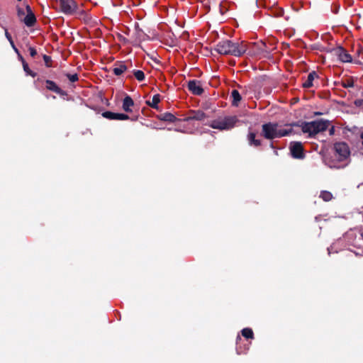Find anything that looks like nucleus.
<instances>
[{
  "instance_id": "f03ea898",
  "label": "nucleus",
  "mask_w": 363,
  "mask_h": 363,
  "mask_svg": "<svg viewBox=\"0 0 363 363\" xmlns=\"http://www.w3.org/2000/svg\"><path fill=\"white\" fill-rule=\"evenodd\" d=\"M216 51L220 55H230L239 57L247 51V46L243 43L240 44L229 40L219 42L215 48Z\"/></svg>"
},
{
  "instance_id": "f257e3e1",
  "label": "nucleus",
  "mask_w": 363,
  "mask_h": 363,
  "mask_svg": "<svg viewBox=\"0 0 363 363\" xmlns=\"http://www.w3.org/2000/svg\"><path fill=\"white\" fill-rule=\"evenodd\" d=\"M350 155L348 145L345 143H337L334 145V155L331 160L326 159L325 164L330 168H342L345 164H342L348 160Z\"/></svg>"
},
{
  "instance_id": "a878e982",
  "label": "nucleus",
  "mask_w": 363,
  "mask_h": 363,
  "mask_svg": "<svg viewBox=\"0 0 363 363\" xmlns=\"http://www.w3.org/2000/svg\"><path fill=\"white\" fill-rule=\"evenodd\" d=\"M17 14L18 18L22 21L23 17L26 16V12L23 9H21L20 7H17Z\"/></svg>"
},
{
  "instance_id": "39448f33",
  "label": "nucleus",
  "mask_w": 363,
  "mask_h": 363,
  "mask_svg": "<svg viewBox=\"0 0 363 363\" xmlns=\"http://www.w3.org/2000/svg\"><path fill=\"white\" fill-rule=\"evenodd\" d=\"M238 121L236 116H228L219 118L211 122L209 125L214 129L220 130H229L233 128Z\"/></svg>"
},
{
  "instance_id": "ddd939ff",
  "label": "nucleus",
  "mask_w": 363,
  "mask_h": 363,
  "mask_svg": "<svg viewBox=\"0 0 363 363\" xmlns=\"http://www.w3.org/2000/svg\"><path fill=\"white\" fill-rule=\"evenodd\" d=\"M206 118L205 113L201 111H194L191 113V115L186 118V121L191 120H196V121H203Z\"/></svg>"
},
{
  "instance_id": "cd10ccee",
  "label": "nucleus",
  "mask_w": 363,
  "mask_h": 363,
  "mask_svg": "<svg viewBox=\"0 0 363 363\" xmlns=\"http://www.w3.org/2000/svg\"><path fill=\"white\" fill-rule=\"evenodd\" d=\"M29 52L31 57H35L37 55V52L34 48H29Z\"/></svg>"
},
{
  "instance_id": "393cba45",
  "label": "nucleus",
  "mask_w": 363,
  "mask_h": 363,
  "mask_svg": "<svg viewBox=\"0 0 363 363\" xmlns=\"http://www.w3.org/2000/svg\"><path fill=\"white\" fill-rule=\"evenodd\" d=\"M67 77L69 79V80L72 82H75L78 80V75L77 74H66Z\"/></svg>"
},
{
  "instance_id": "4468645a",
  "label": "nucleus",
  "mask_w": 363,
  "mask_h": 363,
  "mask_svg": "<svg viewBox=\"0 0 363 363\" xmlns=\"http://www.w3.org/2000/svg\"><path fill=\"white\" fill-rule=\"evenodd\" d=\"M317 77V74L315 72H311L307 77V79L303 82V85L306 88H309L313 86V81Z\"/></svg>"
},
{
  "instance_id": "aec40b11",
  "label": "nucleus",
  "mask_w": 363,
  "mask_h": 363,
  "mask_svg": "<svg viewBox=\"0 0 363 363\" xmlns=\"http://www.w3.org/2000/svg\"><path fill=\"white\" fill-rule=\"evenodd\" d=\"M242 335L245 337V338H250V339H252L253 338V332L252 330V329L250 328H244L242 330Z\"/></svg>"
},
{
  "instance_id": "0eeeda50",
  "label": "nucleus",
  "mask_w": 363,
  "mask_h": 363,
  "mask_svg": "<svg viewBox=\"0 0 363 363\" xmlns=\"http://www.w3.org/2000/svg\"><path fill=\"white\" fill-rule=\"evenodd\" d=\"M291 152L294 158L301 159L303 157V147L301 143L295 142L291 144Z\"/></svg>"
},
{
  "instance_id": "9d476101",
  "label": "nucleus",
  "mask_w": 363,
  "mask_h": 363,
  "mask_svg": "<svg viewBox=\"0 0 363 363\" xmlns=\"http://www.w3.org/2000/svg\"><path fill=\"white\" fill-rule=\"evenodd\" d=\"M102 115L104 118L110 120L125 121L129 119V116L124 113H118L111 111H106L103 113Z\"/></svg>"
},
{
  "instance_id": "20e7f679",
  "label": "nucleus",
  "mask_w": 363,
  "mask_h": 363,
  "mask_svg": "<svg viewBox=\"0 0 363 363\" xmlns=\"http://www.w3.org/2000/svg\"><path fill=\"white\" fill-rule=\"evenodd\" d=\"M329 125L328 121L318 120L305 123L302 125V131L308 133L309 136L316 135L320 132L325 131Z\"/></svg>"
},
{
  "instance_id": "a211bd4d",
  "label": "nucleus",
  "mask_w": 363,
  "mask_h": 363,
  "mask_svg": "<svg viewBox=\"0 0 363 363\" xmlns=\"http://www.w3.org/2000/svg\"><path fill=\"white\" fill-rule=\"evenodd\" d=\"M126 69H127V67L125 65L121 63V64L118 65V66H116V67H114L113 69V72L116 75L119 76L121 74H123Z\"/></svg>"
},
{
  "instance_id": "7ed1b4c3",
  "label": "nucleus",
  "mask_w": 363,
  "mask_h": 363,
  "mask_svg": "<svg viewBox=\"0 0 363 363\" xmlns=\"http://www.w3.org/2000/svg\"><path fill=\"white\" fill-rule=\"evenodd\" d=\"M292 132L291 125H280L277 123H269L262 125V135L267 139H274L289 135Z\"/></svg>"
},
{
  "instance_id": "b1692460",
  "label": "nucleus",
  "mask_w": 363,
  "mask_h": 363,
  "mask_svg": "<svg viewBox=\"0 0 363 363\" xmlns=\"http://www.w3.org/2000/svg\"><path fill=\"white\" fill-rule=\"evenodd\" d=\"M163 120L169 121V122H173L176 120V117L174 115H172V113H166V114H164V116L163 117Z\"/></svg>"
},
{
  "instance_id": "f8f14e48",
  "label": "nucleus",
  "mask_w": 363,
  "mask_h": 363,
  "mask_svg": "<svg viewBox=\"0 0 363 363\" xmlns=\"http://www.w3.org/2000/svg\"><path fill=\"white\" fill-rule=\"evenodd\" d=\"M134 105V101L129 96H126L123 101V109L125 112H131V107Z\"/></svg>"
},
{
  "instance_id": "7c9ffc66",
  "label": "nucleus",
  "mask_w": 363,
  "mask_h": 363,
  "mask_svg": "<svg viewBox=\"0 0 363 363\" xmlns=\"http://www.w3.org/2000/svg\"><path fill=\"white\" fill-rule=\"evenodd\" d=\"M44 60L45 63H48V60H50V57L47 55H44Z\"/></svg>"
},
{
  "instance_id": "5701e85b",
  "label": "nucleus",
  "mask_w": 363,
  "mask_h": 363,
  "mask_svg": "<svg viewBox=\"0 0 363 363\" xmlns=\"http://www.w3.org/2000/svg\"><path fill=\"white\" fill-rule=\"evenodd\" d=\"M23 66L24 71L26 72V74L28 75H30V76H32L33 77L35 76V73H34L33 71H31L29 69L28 64L26 63L24 61H23Z\"/></svg>"
},
{
  "instance_id": "412c9836",
  "label": "nucleus",
  "mask_w": 363,
  "mask_h": 363,
  "mask_svg": "<svg viewBox=\"0 0 363 363\" xmlns=\"http://www.w3.org/2000/svg\"><path fill=\"white\" fill-rule=\"evenodd\" d=\"M133 74L139 82H142L145 79V74L141 70H134Z\"/></svg>"
},
{
  "instance_id": "bb28decb",
  "label": "nucleus",
  "mask_w": 363,
  "mask_h": 363,
  "mask_svg": "<svg viewBox=\"0 0 363 363\" xmlns=\"http://www.w3.org/2000/svg\"><path fill=\"white\" fill-rule=\"evenodd\" d=\"M135 30L137 34V39L140 40L141 39V35L143 34V32L138 28V26H135Z\"/></svg>"
},
{
  "instance_id": "2eb2a0df",
  "label": "nucleus",
  "mask_w": 363,
  "mask_h": 363,
  "mask_svg": "<svg viewBox=\"0 0 363 363\" xmlns=\"http://www.w3.org/2000/svg\"><path fill=\"white\" fill-rule=\"evenodd\" d=\"M46 87L48 89H50L51 91H53L56 93H60V89L57 86V84L50 80L46 81Z\"/></svg>"
},
{
  "instance_id": "1a4fd4ad",
  "label": "nucleus",
  "mask_w": 363,
  "mask_h": 363,
  "mask_svg": "<svg viewBox=\"0 0 363 363\" xmlns=\"http://www.w3.org/2000/svg\"><path fill=\"white\" fill-rule=\"evenodd\" d=\"M188 89L195 95H201L203 91L201 82L196 80L189 81L188 83Z\"/></svg>"
},
{
  "instance_id": "dca6fc26",
  "label": "nucleus",
  "mask_w": 363,
  "mask_h": 363,
  "mask_svg": "<svg viewBox=\"0 0 363 363\" xmlns=\"http://www.w3.org/2000/svg\"><path fill=\"white\" fill-rule=\"evenodd\" d=\"M248 140L250 145H254L255 147L259 146L261 144L260 140L255 139V134L253 133H250L248 135Z\"/></svg>"
},
{
  "instance_id": "6e6552de",
  "label": "nucleus",
  "mask_w": 363,
  "mask_h": 363,
  "mask_svg": "<svg viewBox=\"0 0 363 363\" xmlns=\"http://www.w3.org/2000/svg\"><path fill=\"white\" fill-rule=\"evenodd\" d=\"M26 15L23 17L22 21L27 26L31 27L35 23L36 18L30 7L28 5L26 6Z\"/></svg>"
},
{
  "instance_id": "f3484780",
  "label": "nucleus",
  "mask_w": 363,
  "mask_h": 363,
  "mask_svg": "<svg viewBox=\"0 0 363 363\" xmlns=\"http://www.w3.org/2000/svg\"><path fill=\"white\" fill-rule=\"evenodd\" d=\"M231 96L233 98V105L238 106V103L241 100V96L238 91L234 89L231 93Z\"/></svg>"
},
{
  "instance_id": "6ab92c4d",
  "label": "nucleus",
  "mask_w": 363,
  "mask_h": 363,
  "mask_svg": "<svg viewBox=\"0 0 363 363\" xmlns=\"http://www.w3.org/2000/svg\"><path fill=\"white\" fill-rule=\"evenodd\" d=\"M160 101V95L155 94L152 96V101L149 102L148 104L154 108H157V104H159Z\"/></svg>"
},
{
  "instance_id": "9b49d317",
  "label": "nucleus",
  "mask_w": 363,
  "mask_h": 363,
  "mask_svg": "<svg viewBox=\"0 0 363 363\" xmlns=\"http://www.w3.org/2000/svg\"><path fill=\"white\" fill-rule=\"evenodd\" d=\"M335 54L338 59L342 62H350L352 60V56L342 48H338L335 50Z\"/></svg>"
},
{
  "instance_id": "2f4dec72",
  "label": "nucleus",
  "mask_w": 363,
  "mask_h": 363,
  "mask_svg": "<svg viewBox=\"0 0 363 363\" xmlns=\"http://www.w3.org/2000/svg\"><path fill=\"white\" fill-rule=\"evenodd\" d=\"M361 138L362 139V145H363V133L361 134Z\"/></svg>"
},
{
  "instance_id": "c756f323",
  "label": "nucleus",
  "mask_w": 363,
  "mask_h": 363,
  "mask_svg": "<svg viewBox=\"0 0 363 363\" xmlns=\"http://www.w3.org/2000/svg\"><path fill=\"white\" fill-rule=\"evenodd\" d=\"M9 43H10V44H11V45L12 48L14 50V51H15L16 53H18V49L16 48V47L15 46L13 41V40H11V42H9Z\"/></svg>"
},
{
  "instance_id": "423d86ee",
  "label": "nucleus",
  "mask_w": 363,
  "mask_h": 363,
  "mask_svg": "<svg viewBox=\"0 0 363 363\" xmlns=\"http://www.w3.org/2000/svg\"><path fill=\"white\" fill-rule=\"evenodd\" d=\"M58 2L60 10L66 15H72L77 10V4L74 0H59Z\"/></svg>"
},
{
  "instance_id": "4be33fe9",
  "label": "nucleus",
  "mask_w": 363,
  "mask_h": 363,
  "mask_svg": "<svg viewBox=\"0 0 363 363\" xmlns=\"http://www.w3.org/2000/svg\"><path fill=\"white\" fill-rule=\"evenodd\" d=\"M320 197L322 198L325 201H329L332 199L333 195L329 191H323L320 193Z\"/></svg>"
},
{
  "instance_id": "c85d7f7f",
  "label": "nucleus",
  "mask_w": 363,
  "mask_h": 363,
  "mask_svg": "<svg viewBox=\"0 0 363 363\" xmlns=\"http://www.w3.org/2000/svg\"><path fill=\"white\" fill-rule=\"evenodd\" d=\"M5 35L9 42H11V40H13L11 35L9 33L6 29H5Z\"/></svg>"
}]
</instances>
